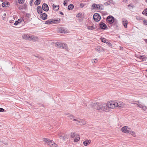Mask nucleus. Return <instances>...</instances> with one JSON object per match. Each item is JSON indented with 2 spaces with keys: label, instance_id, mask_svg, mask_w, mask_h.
<instances>
[{
  "label": "nucleus",
  "instance_id": "f257e3e1",
  "mask_svg": "<svg viewBox=\"0 0 147 147\" xmlns=\"http://www.w3.org/2000/svg\"><path fill=\"white\" fill-rule=\"evenodd\" d=\"M43 140L50 147H58V145L55 143L53 140H50L48 138H44Z\"/></svg>",
  "mask_w": 147,
  "mask_h": 147
},
{
  "label": "nucleus",
  "instance_id": "f03ea898",
  "mask_svg": "<svg viewBox=\"0 0 147 147\" xmlns=\"http://www.w3.org/2000/svg\"><path fill=\"white\" fill-rule=\"evenodd\" d=\"M96 109L100 111H102L107 112L109 111V109L107 104H103L98 105Z\"/></svg>",
  "mask_w": 147,
  "mask_h": 147
},
{
  "label": "nucleus",
  "instance_id": "7ed1b4c3",
  "mask_svg": "<svg viewBox=\"0 0 147 147\" xmlns=\"http://www.w3.org/2000/svg\"><path fill=\"white\" fill-rule=\"evenodd\" d=\"M71 137L74 138V141L75 142H78L80 140V136L76 132H72L70 135Z\"/></svg>",
  "mask_w": 147,
  "mask_h": 147
},
{
  "label": "nucleus",
  "instance_id": "20e7f679",
  "mask_svg": "<svg viewBox=\"0 0 147 147\" xmlns=\"http://www.w3.org/2000/svg\"><path fill=\"white\" fill-rule=\"evenodd\" d=\"M55 46L56 47L62 48L64 49H67L68 47L67 45L66 44L58 42L55 43Z\"/></svg>",
  "mask_w": 147,
  "mask_h": 147
},
{
  "label": "nucleus",
  "instance_id": "39448f33",
  "mask_svg": "<svg viewBox=\"0 0 147 147\" xmlns=\"http://www.w3.org/2000/svg\"><path fill=\"white\" fill-rule=\"evenodd\" d=\"M60 19L57 20H53L50 19L46 21L45 23V24H50L55 23H58L60 22Z\"/></svg>",
  "mask_w": 147,
  "mask_h": 147
},
{
  "label": "nucleus",
  "instance_id": "423d86ee",
  "mask_svg": "<svg viewBox=\"0 0 147 147\" xmlns=\"http://www.w3.org/2000/svg\"><path fill=\"white\" fill-rule=\"evenodd\" d=\"M130 129V128H129L127 126H125L121 128V130L123 133L129 134V132Z\"/></svg>",
  "mask_w": 147,
  "mask_h": 147
},
{
  "label": "nucleus",
  "instance_id": "0eeeda50",
  "mask_svg": "<svg viewBox=\"0 0 147 147\" xmlns=\"http://www.w3.org/2000/svg\"><path fill=\"white\" fill-rule=\"evenodd\" d=\"M100 15L99 14L95 13L94 15L93 19L95 21L98 22L100 20Z\"/></svg>",
  "mask_w": 147,
  "mask_h": 147
},
{
  "label": "nucleus",
  "instance_id": "6e6552de",
  "mask_svg": "<svg viewBox=\"0 0 147 147\" xmlns=\"http://www.w3.org/2000/svg\"><path fill=\"white\" fill-rule=\"evenodd\" d=\"M30 40H29L32 41L33 42L38 41L39 40V38L37 36L32 35L30 36Z\"/></svg>",
  "mask_w": 147,
  "mask_h": 147
},
{
  "label": "nucleus",
  "instance_id": "1a4fd4ad",
  "mask_svg": "<svg viewBox=\"0 0 147 147\" xmlns=\"http://www.w3.org/2000/svg\"><path fill=\"white\" fill-rule=\"evenodd\" d=\"M136 57L137 59L136 60L138 61H145L146 59V58L144 57V56H137Z\"/></svg>",
  "mask_w": 147,
  "mask_h": 147
},
{
  "label": "nucleus",
  "instance_id": "9d476101",
  "mask_svg": "<svg viewBox=\"0 0 147 147\" xmlns=\"http://www.w3.org/2000/svg\"><path fill=\"white\" fill-rule=\"evenodd\" d=\"M107 104L109 109V111L111 109H114V107L113 106V104H112V101L108 102H107Z\"/></svg>",
  "mask_w": 147,
  "mask_h": 147
},
{
  "label": "nucleus",
  "instance_id": "9b49d317",
  "mask_svg": "<svg viewBox=\"0 0 147 147\" xmlns=\"http://www.w3.org/2000/svg\"><path fill=\"white\" fill-rule=\"evenodd\" d=\"M117 107H123L125 106V104L122 102H116Z\"/></svg>",
  "mask_w": 147,
  "mask_h": 147
},
{
  "label": "nucleus",
  "instance_id": "f8f14e48",
  "mask_svg": "<svg viewBox=\"0 0 147 147\" xmlns=\"http://www.w3.org/2000/svg\"><path fill=\"white\" fill-rule=\"evenodd\" d=\"M59 32L61 33H69L68 30H66L63 28L60 27L58 29Z\"/></svg>",
  "mask_w": 147,
  "mask_h": 147
},
{
  "label": "nucleus",
  "instance_id": "ddd939ff",
  "mask_svg": "<svg viewBox=\"0 0 147 147\" xmlns=\"http://www.w3.org/2000/svg\"><path fill=\"white\" fill-rule=\"evenodd\" d=\"M74 121H77V122L76 123L77 124H80V125H84L85 123L84 121L82 119H80L79 120H77L75 119H73Z\"/></svg>",
  "mask_w": 147,
  "mask_h": 147
},
{
  "label": "nucleus",
  "instance_id": "4468645a",
  "mask_svg": "<svg viewBox=\"0 0 147 147\" xmlns=\"http://www.w3.org/2000/svg\"><path fill=\"white\" fill-rule=\"evenodd\" d=\"M107 19L109 23L110 24L113 23L114 22V18L112 16H109Z\"/></svg>",
  "mask_w": 147,
  "mask_h": 147
},
{
  "label": "nucleus",
  "instance_id": "2eb2a0df",
  "mask_svg": "<svg viewBox=\"0 0 147 147\" xmlns=\"http://www.w3.org/2000/svg\"><path fill=\"white\" fill-rule=\"evenodd\" d=\"M91 142L90 140H86L83 142V144L85 146H87L90 144Z\"/></svg>",
  "mask_w": 147,
  "mask_h": 147
},
{
  "label": "nucleus",
  "instance_id": "dca6fc26",
  "mask_svg": "<svg viewBox=\"0 0 147 147\" xmlns=\"http://www.w3.org/2000/svg\"><path fill=\"white\" fill-rule=\"evenodd\" d=\"M99 26L100 28L102 29L105 30L107 28L106 25L104 23L102 22H101L99 24Z\"/></svg>",
  "mask_w": 147,
  "mask_h": 147
},
{
  "label": "nucleus",
  "instance_id": "f3484780",
  "mask_svg": "<svg viewBox=\"0 0 147 147\" xmlns=\"http://www.w3.org/2000/svg\"><path fill=\"white\" fill-rule=\"evenodd\" d=\"M42 9L45 11H47L49 10V7L47 4L44 3L42 6Z\"/></svg>",
  "mask_w": 147,
  "mask_h": 147
},
{
  "label": "nucleus",
  "instance_id": "a211bd4d",
  "mask_svg": "<svg viewBox=\"0 0 147 147\" xmlns=\"http://www.w3.org/2000/svg\"><path fill=\"white\" fill-rule=\"evenodd\" d=\"M134 102H136L138 103V104H137V105L138 107L142 109H144L145 107H146L144 106V105L140 103V102L139 101H135Z\"/></svg>",
  "mask_w": 147,
  "mask_h": 147
},
{
  "label": "nucleus",
  "instance_id": "6ab92c4d",
  "mask_svg": "<svg viewBox=\"0 0 147 147\" xmlns=\"http://www.w3.org/2000/svg\"><path fill=\"white\" fill-rule=\"evenodd\" d=\"M40 18L43 20H45L47 19V15L45 13H42L40 15Z\"/></svg>",
  "mask_w": 147,
  "mask_h": 147
},
{
  "label": "nucleus",
  "instance_id": "aec40b11",
  "mask_svg": "<svg viewBox=\"0 0 147 147\" xmlns=\"http://www.w3.org/2000/svg\"><path fill=\"white\" fill-rule=\"evenodd\" d=\"M30 36L28 34H24L22 36V38L23 39H26V40H30Z\"/></svg>",
  "mask_w": 147,
  "mask_h": 147
},
{
  "label": "nucleus",
  "instance_id": "412c9836",
  "mask_svg": "<svg viewBox=\"0 0 147 147\" xmlns=\"http://www.w3.org/2000/svg\"><path fill=\"white\" fill-rule=\"evenodd\" d=\"M95 28L94 25L92 24L91 26H88L87 27V29L89 30H93Z\"/></svg>",
  "mask_w": 147,
  "mask_h": 147
},
{
  "label": "nucleus",
  "instance_id": "4be33fe9",
  "mask_svg": "<svg viewBox=\"0 0 147 147\" xmlns=\"http://www.w3.org/2000/svg\"><path fill=\"white\" fill-rule=\"evenodd\" d=\"M123 24L124 26V27L126 28L127 27V21L126 19H123L122 21Z\"/></svg>",
  "mask_w": 147,
  "mask_h": 147
},
{
  "label": "nucleus",
  "instance_id": "5701e85b",
  "mask_svg": "<svg viewBox=\"0 0 147 147\" xmlns=\"http://www.w3.org/2000/svg\"><path fill=\"white\" fill-rule=\"evenodd\" d=\"M37 11L38 13H42L41 7L40 6H38L37 8Z\"/></svg>",
  "mask_w": 147,
  "mask_h": 147
},
{
  "label": "nucleus",
  "instance_id": "b1692460",
  "mask_svg": "<svg viewBox=\"0 0 147 147\" xmlns=\"http://www.w3.org/2000/svg\"><path fill=\"white\" fill-rule=\"evenodd\" d=\"M96 50L99 53L103 51V48L101 47H98L96 48Z\"/></svg>",
  "mask_w": 147,
  "mask_h": 147
},
{
  "label": "nucleus",
  "instance_id": "393cba45",
  "mask_svg": "<svg viewBox=\"0 0 147 147\" xmlns=\"http://www.w3.org/2000/svg\"><path fill=\"white\" fill-rule=\"evenodd\" d=\"M53 10L55 11H57L59 9V5H55L54 4H53Z\"/></svg>",
  "mask_w": 147,
  "mask_h": 147
},
{
  "label": "nucleus",
  "instance_id": "a878e982",
  "mask_svg": "<svg viewBox=\"0 0 147 147\" xmlns=\"http://www.w3.org/2000/svg\"><path fill=\"white\" fill-rule=\"evenodd\" d=\"M131 134L132 136H133L134 137H136V134L135 132L133 131H132L131 129L129 130V133Z\"/></svg>",
  "mask_w": 147,
  "mask_h": 147
},
{
  "label": "nucleus",
  "instance_id": "bb28decb",
  "mask_svg": "<svg viewBox=\"0 0 147 147\" xmlns=\"http://www.w3.org/2000/svg\"><path fill=\"white\" fill-rule=\"evenodd\" d=\"M22 20L21 19H18V20L17 21H16L15 22L14 24V25H17L19 23L21 22H22Z\"/></svg>",
  "mask_w": 147,
  "mask_h": 147
},
{
  "label": "nucleus",
  "instance_id": "cd10ccee",
  "mask_svg": "<svg viewBox=\"0 0 147 147\" xmlns=\"http://www.w3.org/2000/svg\"><path fill=\"white\" fill-rule=\"evenodd\" d=\"M103 5H98L97 9L99 10H101L103 9Z\"/></svg>",
  "mask_w": 147,
  "mask_h": 147
},
{
  "label": "nucleus",
  "instance_id": "c85d7f7f",
  "mask_svg": "<svg viewBox=\"0 0 147 147\" xmlns=\"http://www.w3.org/2000/svg\"><path fill=\"white\" fill-rule=\"evenodd\" d=\"M74 6L72 4H70L68 6V9L69 10H72L73 9Z\"/></svg>",
  "mask_w": 147,
  "mask_h": 147
},
{
  "label": "nucleus",
  "instance_id": "c756f323",
  "mask_svg": "<svg viewBox=\"0 0 147 147\" xmlns=\"http://www.w3.org/2000/svg\"><path fill=\"white\" fill-rule=\"evenodd\" d=\"M6 5H8V2H3L2 4V6L4 7H6L7 6Z\"/></svg>",
  "mask_w": 147,
  "mask_h": 147
},
{
  "label": "nucleus",
  "instance_id": "7c9ffc66",
  "mask_svg": "<svg viewBox=\"0 0 147 147\" xmlns=\"http://www.w3.org/2000/svg\"><path fill=\"white\" fill-rule=\"evenodd\" d=\"M40 0H36L35 1L34 3H35V5H38L40 4Z\"/></svg>",
  "mask_w": 147,
  "mask_h": 147
},
{
  "label": "nucleus",
  "instance_id": "2f4dec72",
  "mask_svg": "<svg viewBox=\"0 0 147 147\" xmlns=\"http://www.w3.org/2000/svg\"><path fill=\"white\" fill-rule=\"evenodd\" d=\"M92 62L93 63H96L98 62V60L96 59H94L92 60Z\"/></svg>",
  "mask_w": 147,
  "mask_h": 147
},
{
  "label": "nucleus",
  "instance_id": "473e14b6",
  "mask_svg": "<svg viewBox=\"0 0 147 147\" xmlns=\"http://www.w3.org/2000/svg\"><path fill=\"white\" fill-rule=\"evenodd\" d=\"M100 39L102 41V42H104V43H106L107 42L106 41H107V40L104 38H100Z\"/></svg>",
  "mask_w": 147,
  "mask_h": 147
},
{
  "label": "nucleus",
  "instance_id": "72a5a7b5",
  "mask_svg": "<svg viewBox=\"0 0 147 147\" xmlns=\"http://www.w3.org/2000/svg\"><path fill=\"white\" fill-rule=\"evenodd\" d=\"M128 7H129L130 9H133L134 7V5L133 4H130L128 5Z\"/></svg>",
  "mask_w": 147,
  "mask_h": 147
},
{
  "label": "nucleus",
  "instance_id": "f704fd0d",
  "mask_svg": "<svg viewBox=\"0 0 147 147\" xmlns=\"http://www.w3.org/2000/svg\"><path fill=\"white\" fill-rule=\"evenodd\" d=\"M98 5L95 3H94L92 5V7L93 8H95L97 9Z\"/></svg>",
  "mask_w": 147,
  "mask_h": 147
},
{
  "label": "nucleus",
  "instance_id": "c9c22d12",
  "mask_svg": "<svg viewBox=\"0 0 147 147\" xmlns=\"http://www.w3.org/2000/svg\"><path fill=\"white\" fill-rule=\"evenodd\" d=\"M142 13L147 16V9H145L143 12Z\"/></svg>",
  "mask_w": 147,
  "mask_h": 147
},
{
  "label": "nucleus",
  "instance_id": "e433bc0d",
  "mask_svg": "<svg viewBox=\"0 0 147 147\" xmlns=\"http://www.w3.org/2000/svg\"><path fill=\"white\" fill-rule=\"evenodd\" d=\"M112 103L114 107V109L116 107H117L116 101H112Z\"/></svg>",
  "mask_w": 147,
  "mask_h": 147
},
{
  "label": "nucleus",
  "instance_id": "4c0bfd02",
  "mask_svg": "<svg viewBox=\"0 0 147 147\" xmlns=\"http://www.w3.org/2000/svg\"><path fill=\"white\" fill-rule=\"evenodd\" d=\"M25 1V0H18V3L20 4L23 3Z\"/></svg>",
  "mask_w": 147,
  "mask_h": 147
},
{
  "label": "nucleus",
  "instance_id": "58836bf2",
  "mask_svg": "<svg viewBox=\"0 0 147 147\" xmlns=\"http://www.w3.org/2000/svg\"><path fill=\"white\" fill-rule=\"evenodd\" d=\"M136 18L138 20H142V18L139 16H136Z\"/></svg>",
  "mask_w": 147,
  "mask_h": 147
},
{
  "label": "nucleus",
  "instance_id": "ea45409f",
  "mask_svg": "<svg viewBox=\"0 0 147 147\" xmlns=\"http://www.w3.org/2000/svg\"><path fill=\"white\" fill-rule=\"evenodd\" d=\"M82 15V13H79L76 15V17L78 18H79Z\"/></svg>",
  "mask_w": 147,
  "mask_h": 147
},
{
  "label": "nucleus",
  "instance_id": "a19ab883",
  "mask_svg": "<svg viewBox=\"0 0 147 147\" xmlns=\"http://www.w3.org/2000/svg\"><path fill=\"white\" fill-rule=\"evenodd\" d=\"M111 3V2L110 1H107L105 3V5H109Z\"/></svg>",
  "mask_w": 147,
  "mask_h": 147
},
{
  "label": "nucleus",
  "instance_id": "79ce46f5",
  "mask_svg": "<svg viewBox=\"0 0 147 147\" xmlns=\"http://www.w3.org/2000/svg\"><path fill=\"white\" fill-rule=\"evenodd\" d=\"M85 6V5L83 3L80 4V7L82 8Z\"/></svg>",
  "mask_w": 147,
  "mask_h": 147
},
{
  "label": "nucleus",
  "instance_id": "37998d69",
  "mask_svg": "<svg viewBox=\"0 0 147 147\" xmlns=\"http://www.w3.org/2000/svg\"><path fill=\"white\" fill-rule=\"evenodd\" d=\"M15 19L13 18V20H9V23H13L14 22Z\"/></svg>",
  "mask_w": 147,
  "mask_h": 147
},
{
  "label": "nucleus",
  "instance_id": "c03bdc74",
  "mask_svg": "<svg viewBox=\"0 0 147 147\" xmlns=\"http://www.w3.org/2000/svg\"><path fill=\"white\" fill-rule=\"evenodd\" d=\"M144 24L147 26V20H143Z\"/></svg>",
  "mask_w": 147,
  "mask_h": 147
},
{
  "label": "nucleus",
  "instance_id": "a18cd8bd",
  "mask_svg": "<svg viewBox=\"0 0 147 147\" xmlns=\"http://www.w3.org/2000/svg\"><path fill=\"white\" fill-rule=\"evenodd\" d=\"M59 135L60 137H64V136H65V134L63 133H60L59 134Z\"/></svg>",
  "mask_w": 147,
  "mask_h": 147
},
{
  "label": "nucleus",
  "instance_id": "49530a36",
  "mask_svg": "<svg viewBox=\"0 0 147 147\" xmlns=\"http://www.w3.org/2000/svg\"><path fill=\"white\" fill-rule=\"evenodd\" d=\"M106 43L107 44V45H108V46L109 47H111L112 46V45L110 43V42H106Z\"/></svg>",
  "mask_w": 147,
  "mask_h": 147
},
{
  "label": "nucleus",
  "instance_id": "de8ad7c7",
  "mask_svg": "<svg viewBox=\"0 0 147 147\" xmlns=\"http://www.w3.org/2000/svg\"><path fill=\"white\" fill-rule=\"evenodd\" d=\"M4 110L2 108H0V112H3Z\"/></svg>",
  "mask_w": 147,
  "mask_h": 147
},
{
  "label": "nucleus",
  "instance_id": "09e8293b",
  "mask_svg": "<svg viewBox=\"0 0 147 147\" xmlns=\"http://www.w3.org/2000/svg\"><path fill=\"white\" fill-rule=\"evenodd\" d=\"M63 4L65 6H66L67 5L66 2L65 1H64Z\"/></svg>",
  "mask_w": 147,
  "mask_h": 147
},
{
  "label": "nucleus",
  "instance_id": "8fccbe9b",
  "mask_svg": "<svg viewBox=\"0 0 147 147\" xmlns=\"http://www.w3.org/2000/svg\"><path fill=\"white\" fill-rule=\"evenodd\" d=\"M135 101H134L133 102V103H131L132 104H136L137 105V104H138V103L137 102H134Z\"/></svg>",
  "mask_w": 147,
  "mask_h": 147
},
{
  "label": "nucleus",
  "instance_id": "3c124183",
  "mask_svg": "<svg viewBox=\"0 0 147 147\" xmlns=\"http://www.w3.org/2000/svg\"><path fill=\"white\" fill-rule=\"evenodd\" d=\"M19 9L21 10H22L23 9L22 8V7H20L19 8Z\"/></svg>",
  "mask_w": 147,
  "mask_h": 147
},
{
  "label": "nucleus",
  "instance_id": "603ef678",
  "mask_svg": "<svg viewBox=\"0 0 147 147\" xmlns=\"http://www.w3.org/2000/svg\"><path fill=\"white\" fill-rule=\"evenodd\" d=\"M60 14L61 15H63V13L62 12H61L60 13Z\"/></svg>",
  "mask_w": 147,
  "mask_h": 147
},
{
  "label": "nucleus",
  "instance_id": "864d4df0",
  "mask_svg": "<svg viewBox=\"0 0 147 147\" xmlns=\"http://www.w3.org/2000/svg\"><path fill=\"white\" fill-rule=\"evenodd\" d=\"M6 16V13H4L3 14V16Z\"/></svg>",
  "mask_w": 147,
  "mask_h": 147
},
{
  "label": "nucleus",
  "instance_id": "5fc2aeb1",
  "mask_svg": "<svg viewBox=\"0 0 147 147\" xmlns=\"http://www.w3.org/2000/svg\"><path fill=\"white\" fill-rule=\"evenodd\" d=\"M72 117H73V118H74V116H72Z\"/></svg>",
  "mask_w": 147,
  "mask_h": 147
},
{
  "label": "nucleus",
  "instance_id": "6e6d98bb",
  "mask_svg": "<svg viewBox=\"0 0 147 147\" xmlns=\"http://www.w3.org/2000/svg\"><path fill=\"white\" fill-rule=\"evenodd\" d=\"M146 109H147V107H146Z\"/></svg>",
  "mask_w": 147,
  "mask_h": 147
},
{
  "label": "nucleus",
  "instance_id": "4d7b16f0",
  "mask_svg": "<svg viewBox=\"0 0 147 147\" xmlns=\"http://www.w3.org/2000/svg\"><path fill=\"white\" fill-rule=\"evenodd\" d=\"M146 1H147V0H146Z\"/></svg>",
  "mask_w": 147,
  "mask_h": 147
}]
</instances>
